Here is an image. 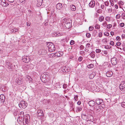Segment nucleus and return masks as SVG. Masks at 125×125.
<instances>
[{
  "instance_id": "nucleus-2",
  "label": "nucleus",
  "mask_w": 125,
  "mask_h": 125,
  "mask_svg": "<svg viewBox=\"0 0 125 125\" xmlns=\"http://www.w3.org/2000/svg\"><path fill=\"white\" fill-rule=\"evenodd\" d=\"M19 105L21 108L25 109L27 107L28 104L26 102L22 101H20Z\"/></svg>"
},
{
  "instance_id": "nucleus-27",
  "label": "nucleus",
  "mask_w": 125,
  "mask_h": 125,
  "mask_svg": "<svg viewBox=\"0 0 125 125\" xmlns=\"http://www.w3.org/2000/svg\"><path fill=\"white\" fill-rule=\"evenodd\" d=\"M87 116L83 114L82 115V117L84 120H86L87 119Z\"/></svg>"
},
{
  "instance_id": "nucleus-22",
  "label": "nucleus",
  "mask_w": 125,
  "mask_h": 125,
  "mask_svg": "<svg viewBox=\"0 0 125 125\" xmlns=\"http://www.w3.org/2000/svg\"><path fill=\"white\" fill-rule=\"evenodd\" d=\"M56 56L59 57L62 55L63 53L62 52H58L56 53Z\"/></svg>"
},
{
  "instance_id": "nucleus-8",
  "label": "nucleus",
  "mask_w": 125,
  "mask_h": 125,
  "mask_svg": "<svg viewBox=\"0 0 125 125\" xmlns=\"http://www.w3.org/2000/svg\"><path fill=\"white\" fill-rule=\"evenodd\" d=\"M24 113L23 112H21L20 116L18 118L17 121H21L22 120V116L23 121H24Z\"/></svg>"
},
{
  "instance_id": "nucleus-60",
  "label": "nucleus",
  "mask_w": 125,
  "mask_h": 125,
  "mask_svg": "<svg viewBox=\"0 0 125 125\" xmlns=\"http://www.w3.org/2000/svg\"><path fill=\"white\" fill-rule=\"evenodd\" d=\"M104 53V54H107V52L106 51H103Z\"/></svg>"
},
{
  "instance_id": "nucleus-19",
  "label": "nucleus",
  "mask_w": 125,
  "mask_h": 125,
  "mask_svg": "<svg viewBox=\"0 0 125 125\" xmlns=\"http://www.w3.org/2000/svg\"><path fill=\"white\" fill-rule=\"evenodd\" d=\"M95 2L94 0H92L89 4V6L92 8L94 7L95 6Z\"/></svg>"
},
{
  "instance_id": "nucleus-6",
  "label": "nucleus",
  "mask_w": 125,
  "mask_h": 125,
  "mask_svg": "<svg viewBox=\"0 0 125 125\" xmlns=\"http://www.w3.org/2000/svg\"><path fill=\"white\" fill-rule=\"evenodd\" d=\"M30 59L28 56H25L22 57V60L23 62H29Z\"/></svg>"
},
{
  "instance_id": "nucleus-4",
  "label": "nucleus",
  "mask_w": 125,
  "mask_h": 125,
  "mask_svg": "<svg viewBox=\"0 0 125 125\" xmlns=\"http://www.w3.org/2000/svg\"><path fill=\"white\" fill-rule=\"evenodd\" d=\"M102 106L100 107L97 106H95L94 108V111L96 113L102 112Z\"/></svg>"
},
{
  "instance_id": "nucleus-3",
  "label": "nucleus",
  "mask_w": 125,
  "mask_h": 125,
  "mask_svg": "<svg viewBox=\"0 0 125 125\" xmlns=\"http://www.w3.org/2000/svg\"><path fill=\"white\" fill-rule=\"evenodd\" d=\"M102 100L100 99H97L96 100V104H101L102 106V107L103 108L104 107L105 105L104 104V102Z\"/></svg>"
},
{
  "instance_id": "nucleus-46",
  "label": "nucleus",
  "mask_w": 125,
  "mask_h": 125,
  "mask_svg": "<svg viewBox=\"0 0 125 125\" xmlns=\"http://www.w3.org/2000/svg\"><path fill=\"white\" fill-rule=\"evenodd\" d=\"M67 87V85L66 84H64L63 85V87L64 89H66Z\"/></svg>"
},
{
  "instance_id": "nucleus-44",
  "label": "nucleus",
  "mask_w": 125,
  "mask_h": 125,
  "mask_svg": "<svg viewBox=\"0 0 125 125\" xmlns=\"http://www.w3.org/2000/svg\"><path fill=\"white\" fill-rule=\"evenodd\" d=\"M110 46L109 45H107V46H105L104 48L106 49H109L111 47H110Z\"/></svg>"
},
{
  "instance_id": "nucleus-23",
  "label": "nucleus",
  "mask_w": 125,
  "mask_h": 125,
  "mask_svg": "<svg viewBox=\"0 0 125 125\" xmlns=\"http://www.w3.org/2000/svg\"><path fill=\"white\" fill-rule=\"evenodd\" d=\"M96 73L95 72H93L92 73L90 74L89 75V78L91 79H93Z\"/></svg>"
},
{
  "instance_id": "nucleus-62",
  "label": "nucleus",
  "mask_w": 125,
  "mask_h": 125,
  "mask_svg": "<svg viewBox=\"0 0 125 125\" xmlns=\"http://www.w3.org/2000/svg\"><path fill=\"white\" fill-rule=\"evenodd\" d=\"M110 33H111V35L112 36H113L114 34V32H112V31H111V32Z\"/></svg>"
},
{
  "instance_id": "nucleus-9",
  "label": "nucleus",
  "mask_w": 125,
  "mask_h": 125,
  "mask_svg": "<svg viewBox=\"0 0 125 125\" xmlns=\"http://www.w3.org/2000/svg\"><path fill=\"white\" fill-rule=\"evenodd\" d=\"M16 83L18 84H21L23 83V80L21 78H18L15 80Z\"/></svg>"
},
{
  "instance_id": "nucleus-59",
  "label": "nucleus",
  "mask_w": 125,
  "mask_h": 125,
  "mask_svg": "<svg viewBox=\"0 0 125 125\" xmlns=\"http://www.w3.org/2000/svg\"><path fill=\"white\" fill-rule=\"evenodd\" d=\"M8 0L10 2L12 3L14 1V0Z\"/></svg>"
},
{
  "instance_id": "nucleus-36",
  "label": "nucleus",
  "mask_w": 125,
  "mask_h": 125,
  "mask_svg": "<svg viewBox=\"0 0 125 125\" xmlns=\"http://www.w3.org/2000/svg\"><path fill=\"white\" fill-rule=\"evenodd\" d=\"M71 25V24L70 22H68L67 23L65 24V25L66 26H68L69 25V26H68V27L69 28L70 27V26H71L70 25Z\"/></svg>"
},
{
  "instance_id": "nucleus-45",
  "label": "nucleus",
  "mask_w": 125,
  "mask_h": 125,
  "mask_svg": "<svg viewBox=\"0 0 125 125\" xmlns=\"http://www.w3.org/2000/svg\"><path fill=\"white\" fill-rule=\"evenodd\" d=\"M110 44L112 46H113L114 45V43L113 41H111L110 43Z\"/></svg>"
},
{
  "instance_id": "nucleus-31",
  "label": "nucleus",
  "mask_w": 125,
  "mask_h": 125,
  "mask_svg": "<svg viewBox=\"0 0 125 125\" xmlns=\"http://www.w3.org/2000/svg\"><path fill=\"white\" fill-rule=\"evenodd\" d=\"M75 43V42L73 41L72 40L70 42V44L71 45H73Z\"/></svg>"
},
{
  "instance_id": "nucleus-15",
  "label": "nucleus",
  "mask_w": 125,
  "mask_h": 125,
  "mask_svg": "<svg viewBox=\"0 0 125 125\" xmlns=\"http://www.w3.org/2000/svg\"><path fill=\"white\" fill-rule=\"evenodd\" d=\"M113 74V73L112 71H109L107 72L106 75L107 77H110Z\"/></svg>"
},
{
  "instance_id": "nucleus-20",
  "label": "nucleus",
  "mask_w": 125,
  "mask_h": 125,
  "mask_svg": "<svg viewBox=\"0 0 125 125\" xmlns=\"http://www.w3.org/2000/svg\"><path fill=\"white\" fill-rule=\"evenodd\" d=\"M88 104L90 106H93L95 104V102L93 100H91L89 101Z\"/></svg>"
},
{
  "instance_id": "nucleus-43",
  "label": "nucleus",
  "mask_w": 125,
  "mask_h": 125,
  "mask_svg": "<svg viewBox=\"0 0 125 125\" xmlns=\"http://www.w3.org/2000/svg\"><path fill=\"white\" fill-rule=\"evenodd\" d=\"M124 23L123 22L120 23V26L122 27H123L124 26Z\"/></svg>"
},
{
  "instance_id": "nucleus-25",
  "label": "nucleus",
  "mask_w": 125,
  "mask_h": 125,
  "mask_svg": "<svg viewBox=\"0 0 125 125\" xmlns=\"http://www.w3.org/2000/svg\"><path fill=\"white\" fill-rule=\"evenodd\" d=\"M76 108V112L77 113H78L79 111H81L82 110V107H77Z\"/></svg>"
},
{
  "instance_id": "nucleus-16",
  "label": "nucleus",
  "mask_w": 125,
  "mask_h": 125,
  "mask_svg": "<svg viewBox=\"0 0 125 125\" xmlns=\"http://www.w3.org/2000/svg\"><path fill=\"white\" fill-rule=\"evenodd\" d=\"M62 4L60 3H59L57 4L56 6V8L57 9L60 10L62 8Z\"/></svg>"
},
{
  "instance_id": "nucleus-42",
  "label": "nucleus",
  "mask_w": 125,
  "mask_h": 125,
  "mask_svg": "<svg viewBox=\"0 0 125 125\" xmlns=\"http://www.w3.org/2000/svg\"><path fill=\"white\" fill-rule=\"evenodd\" d=\"M121 44V43L120 42H118L116 43V45L118 46H119Z\"/></svg>"
},
{
  "instance_id": "nucleus-17",
  "label": "nucleus",
  "mask_w": 125,
  "mask_h": 125,
  "mask_svg": "<svg viewBox=\"0 0 125 125\" xmlns=\"http://www.w3.org/2000/svg\"><path fill=\"white\" fill-rule=\"evenodd\" d=\"M37 115L39 116H43V111L41 110H38L37 111Z\"/></svg>"
},
{
  "instance_id": "nucleus-48",
  "label": "nucleus",
  "mask_w": 125,
  "mask_h": 125,
  "mask_svg": "<svg viewBox=\"0 0 125 125\" xmlns=\"http://www.w3.org/2000/svg\"><path fill=\"white\" fill-rule=\"evenodd\" d=\"M78 95H76L74 97V98L75 100L77 101L78 100Z\"/></svg>"
},
{
  "instance_id": "nucleus-35",
  "label": "nucleus",
  "mask_w": 125,
  "mask_h": 125,
  "mask_svg": "<svg viewBox=\"0 0 125 125\" xmlns=\"http://www.w3.org/2000/svg\"><path fill=\"white\" fill-rule=\"evenodd\" d=\"M105 5L106 6H108L109 4V2L108 1H105L104 2Z\"/></svg>"
},
{
  "instance_id": "nucleus-37",
  "label": "nucleus",
  "mask_w": 125,
  "mask_h": 125,
  "mask_svg": "<svg viewBox=\"0 0 125 125\" xmlns=\"http://www.w3.org/2000/svg\"><path fill=\"white\" fill-rule=\"evenodd\" d=\"M121 16L119 14H118L116 16V18L117 19H119L120 18Z\"/></svg>"
},
{
  "instance_id": "nucleus-57",
  "label": "nucleus",
  "mask_w": 125,
  "mask_h": 125,
  "mask_svg": "<svg viewBox=\"0 0 125 125\" xmlns=\"http://www.w3.org/2000/svg\"><path fill=\"white\" fill-rule=\"evenodd\" d=\"M102 36V32H100L99 34V37H101Z\"/></svg>"
},
{
  "instance_id": "nucleus-12",
  "label": "nucleus",
  "mask_w": 125,
  "mask_h": 125,
  "mask_svg": "<svg viewBox=\"0 0 125 125\" xmlns=\"http://www.w3.org/2000/svg\"><path fill=\"white\" fill-rule=\"evenodd\" d=\"M0 5L4 7L7 6V5L8 4L7 3H6L5 0H0Z\"/></svg>"
},
{
  "instance_id": "nucleus-32",
  "label": "nucleus",
  "mask_w": 125,
  "mask_h": 125,
  "mask_svg": "<svg viewBox=\"0 0 125 125\" xmlns=\"http://www.w3.org/2000/svg\"><path fill=\"white\" fill-rule=\"evenodd\" d=\"M91 35L89 33H87L86 34V36L88 38H90L91 37Z\"/></svg>"
},
{
  "instance_id": "nucleus-53",
  "label": "nucleus",
  "mask_w": 125,
  "mask_h": 125,
  "mask_svg": "<svg viewBox=\"0 0 125 125\" xmlns=\"http://www.w3.org/2000/svg\"><path fill=\"white\" fill-rule=\"evenodd\" d=\"M116 39L118 41H120L121 39V38L119 36H117L116 37Z\"/></svg>"
},
{
  "instance_id": "nucleus-34",
  "label": "nucleus",
  "mask_w": 125,
  "mask_h": 125,
  "mask_svg": "<svg viewBox=\"0 0 125 125\" xmlns=\"http://www.w3.org/2000/svg\"><path fill=\"white\" fill-rule=\"evenodd\" d=\"M104 19V17L103 16L100 17L99 18V20L100 21H101L103 20Z\"/></svg>"
},
{
  "instance_id": "nucleus-10",
  "label": "nucleus",
  "mask_w": 125,
  "mask_h": 125,
  "mask_svg": "<svg viewBox=\"0 0 125 125\" xmlns=\"http://www.w3.org/2000/svg\"><path fill=\"white\" fill-rule=\"evenodd\" d=\"M117 59L115 58H112L111 59V62L112 64L114 65L116 64L117 62Z\"/></svg>"
},
{
  "instance_id": "nucleus-41",
  "label": "nucleus",
  "mask_w": 125,
  "mask_h": 125,
  "mask_svg": "<svg viewBox=\"0 0 125 125\" xmlns=\"http://www.w3.org/2000/svg\"><path fill=\"white\" fill-rule=\"evenodd\" d=\"M112 27V25L110 24H108L107 26V28L108 29Z\"/></svg>"
},
{
  "instance_id": "nucleus-54",
  "label": "nucleus",
  "mask_w": 125,
  "mask_h": 125,
  "mask_svg": "<svg viewBox=\"0 0 125 125\" xmlns=\"http://www.w3.org/2000/svg\"><path fill=\"white\" fill-rule=\"evenodd\" d=\"M104 35L106 36H108L109 35V33L108 32H104Z\"/></svg>"
},
{
  "instance_id": "nucleus-51",
  "label": "nucleus",
  "mask_w": 125,
  "mask_h": 125,
  "mask_svg": "<svg viewBox=\"0 0 125 125\" xmlns=\"http://www.w3.org/2000/svg\"><path fill=\"white\" fill-rule=\"evenodd\" d=\"M94 29V27L92 26L90 27L89 28V30L90 31H91L92 30Z\"/></svg>"
},
{
  "instance_id": "nucleus-28",
  "label": "nucleus",
  "mask_w": 125,
  "mask_h": 125,
  "mask_svg": "<svg viewBox=\"0 0 125 125\" xmlns=\"http://www.w3.org/2000/svg\"><path fill=\"white\" fill-rule=\"evenodd\" d=\"M94 67V65L92 64H91L88 65L87 67L89 68H92Z\"/></svg>"
},
{
  "instance_id": "nucleus-30",
  "label": "nucleus",
  "mask_w": 125,
  "mask_h": 125,
  "mask_svg": "<svg viewBox=\"0 0 125 125\" xmlns=\"http://www.w3.org/2000/svg\"><path fill=\"white\" fill-rule=\"evenodd\" d=\"M69 40V38L68 37H66L64 39H63V40L64 42H67Z\"/></svg>"
},
{
  "instance_id": "nucleus-24",
  "label": "nucleus",
  "mask_w": 125,
  "mask_h": 125,
  "mask_svg": "<svg viewBox=\"0 0 125 125\" xmlns=\"http://www.w3.org/2000/svg\"><path fill=\"white\" fill-rule=\"evenodd\" d=\"M70 8L71 10L75 11L76 10L75 6L74 5H71L70 6Z\"/></svg>"
},
{
  "instance_id": "nucleus-49",
  "label": "nucleus",
  "mask_w": 125,
  "mask_h": 125,
  "mask_svg": "<svg viewBox=\"0 0 125 125\" xmlns=\"http://www.w3.org/2000/svg\"><path fill=\"white\" fill-rule=\"evenodd\" d=\"M101 51V50L100 49H97L96 50V52L97 53H99Z\"/></svg>"
},
{
  "instance_id": "nucleus-39",
  "label": "nucleus",
  "mask_w": 125,
  "mask_h": 125,
  "mask_svg": "<svg viewBox=\"0 0 125 125\" xmlns=\"http://www.w3.org/2000/svg\"><path fill=\"white\" fill-rule=\"evenodd\" d=\"M110 19V18L109 17H107L105 18V20L107 21H109Z\"/></svg>"
},
{
  "instance_id": "nucleus-47",
  "label": "nucleus",
  "mask_w": 125,
  "mask_h": 125,
  "mask_svg": "<svg viewBox=\"0 0 125 125\" xmlns=\"http://www.w3.org/2000/svg\"><path fill=\"white\" fill-rule=\"evenodd\" d=\"M84 47L83 45H81L80 46V50H83L84 49Z\"/></svg>"
},
{
  "instance_id": "nucleus-56",
  "label": "nucleus",
  "mask_w": 125,
  "mask_h": 125,
  "mask_svg": "<svg viewBox=\"0 0 125 125\" xmlns=\"http://www.w3.org/2000/svg\"><path fill=\"white\" fill-rule=\"evenodd\" d=\"M119 4L120 5H123L124 4V3L122 1H120Z\"/></svg>"
},
{
  "instance_id": "nucleus-40",
  "label": "nucleus",
  "mask_w": 125,
  "mask_h": 125,
  "mask_svg": "<svg viewBox=\"0 0 125 125\" xmlns=\"http://www.w3.org/2000/svg\"><path fill=\"white\" fill-rule=\"evenodd\" d=\"M20 2L23 3H25L26 2V0H19Z\"/></svg>"
},
{
  "instance_id": "nucleus-7",
  "label": "nucleus",
  "mask_w": 125,
  "mask_h": 125,
  "mask_svg": "<svg viewBox=\"0 0 125 125\" xmlns=\"http://www.w3.org/2000/svg\"><path fill=\"white\" fill-rule=\"evenodd\" d=\"M63 35V33L62 32H53L52 34V35L53 37H57L62 36Z\"/></svg>"
},
{
  "instance_id": "nucleus-29",
  "label": "nucleus",
  "mask_w": 125,
  "mask_h": 125,
  "mask_svg": "<svg viewBox=\"0 0 125 125\" xmlns=\"http://www.w3.org/2000/svg\"><path fill=\"white\" fill-rule=\"evenodd\" d=\"M7 65L8 66V68L9 69H10L11 68V67H10V66L11 65V64L9 62H7Z\"/></svg>"
},
{
  "instance_id": "nucleus-64",
  "label": "nucleus",
  "mask_w": 125,
  "mask_h": 125,
  "mask_svg": "<svg viewBox=\"0 0 125 125\" xmlns=\"http://www.w3.org/2000/svg\"><path fill=\"white\" fill-rule=\"evenodd\" d=\"M115 8L117 9L118 8V5H117V4H115Z\"/></svg>"
},
{
  "instance_id": "nucleus-26",
  "label": "nucleus",
  "mask_w": 125,
  "mask_h": 125,
  "mask_svg": "<svg viewBox=\"0 0 125 125\" xmlns=\"http://www.w3.org/2000/svg\"><path fill=\"white\" fill-rule=\"evenodd\" d=\"M49 56L51 58L54 57L55 56H56V53H52L50 54H49Z\"/></svg>"
},
{
  "instance_id": "nucleus-13",
  "label": "nucleus",
  "mask_w": 125,
  "mask_h": 125,
  "mask_svg": "<svg viewBox=\"0 0 125 125\" xmlns=\"http://www.w3.org/2000/svg\"><path fill=\"white\" fill-rule=\"evenodd\" d=\"M91 46V44L89 43H87L86 45V47L85 48L84 51L86 52H88L89 49H90V47Z\"/></svg>"
},
{
  "instance_id": "nucleus-33",
  "label": "nucleus",
  "mask_w": 125,
  "mask_h": 125,
  "mask_svg": "<svg viewBox=\"0 0 125 125\" xmlns=\"http://www.w3.org/2000/svg\"><path fill=\"white\" fill-rule=\"evenodd\" d=\"M90 56L91 57L94 58L95 57V55L94 54L91 53L90 54Z\"/></svg>"
},
{
  "instance_id": "nucleus-14",
  "label": "nucleus",
  "mask_w": 125,
  "mask_h": 125,
  "mask_svg": "<svg viewBox=\"0 0 125 125\" xmlns=\"http://www.w3.org/2000/svg\"><path fill=\"white\" fill-rule=\"evenodd\" d=\"M62 71L64 72H68L70 71V69L66 67H63L62 68Z\"/></svg>"
},
{
  "instance_id": "nucleus-52",
  "label": "nucleus",
  "mask_w": 125,
  "mask_h": 125,
  "mask_svg": "<svg viewBox=\"0 0 125 125\" xmlns=\"http://www.w3.org/2000/svg\"><path fill=\"white\" fill-rule=\"evenodd\" d=\"M121 106L123 107H124L125 106V102H123L121 104Z\"/></svg>"
},
{
  "instance_id": "nucleus-18",
  "label": "nucleus",
  "mask_w": 125,
  "mask_h": 125,
  "mask_svg": "<svg viewBox=\"0 0 125 125\" xmlns=\"http://www.w3.org/2000/svg\"><path fill=\"white\" fill-rule=\"evenodd\" d=\"M5 100V96L4 95L1 94L0 95V101L1 102L4 103Z\"/></svg>"
},
{
  "instance_id": "nucleus-55",
  "label": "nucleus",
  "mask_w": 125,
  "mask_h": 125,
  "mask_svg": "<svg viewBox=\"0 0 125 125\" xmlns=\"http://www.w3.org/2000/svg\"><path fill=\"white\" fill-rule=\"evenodd\" d=\"M121 37L122 39H124L125 38V35L124 34H123L121 36Z\"/></svg>"
},
{
  "instance_id": "nucleus-50",
  "label": "nucleus",
  "mask_w": 125,
  "mask_h": 125,
  "mask_svg": "<svg viewBox=\"0 0 125 125\" xmlns=\"http://www.w3.org/2000/svg\"><path fill=\"white\" fill-rule=\"evenodd\" d=\"M83 59V58L82 57H80L79 58L78 60L79 62H81L82 61Z\"/></svg>"
},
{
  "instance_id": "nucleus-38",
  "label": "nucleus",
  "mask_w": 125,
  "mask_h": 125,
  "mask_svg": "<svg viewBox=\"0 0 125 125\" xmlns=\"http://www.w3.org/2000/svg\"><path fill=\"white\" fill-rule=\"evenodd\" d=\"M100 27V26L98 24H96L95 26V28L97 29H99Z\"/></svg>"
},
{
  "instance_id": "nucleus-63",
  "label": "nucleus",
  "mask_w": 125,
  "mask_h": 125,
  "mask_svg": "<svg viewBox=\"0 0 125 125\" xmlns=\"http://www.w3.org/2000/svg\"><path fill=\"white\" fill-rule=\"evenodd\" d=\"M27 25L28 26H30V23L29 22H27Z\"/></svg>"
},
{
  "instance_id": "nucleus-5",
  "label": "nucleus",
  "mask_w": 125,
  "mask_h": 125,
  "mask_svg": "<svg viewBox=\"0 0 125 125\" xmlns=\"http://www.w3.org/2000/svg\"><path fill=\"white\" fill-rule=\"evenodd\" d=\"M120 90L123 92L125 91V83L122 82L119 86Z\"/></svg>"
},
{
  "instance_id": "nucleus-58",
  "label": "nucleus",
  "mask_w": 125,
  "mask_h": 125,
  "mask_svg": "<svg viewBox=\"0 0 125 125\" xmlns=\"http://www.w3.org/2000/svg\"><path fill=\"white\" fill-rule=\"evenodd\" d=\"M104 5H101V8L103 9L104 8Z\"/></svg>"
},
{
  "instance_id": "nucleus-1",
  "label": "nucleus",
  "mask_w": 125,
  "mask_h": 125,
  "mask_svg": "<svg viewBox=\"0 0 125 125\" xmlns=\"http://www.w3.org/2000/svg\"><path fill=\"white\" fill-rule=\"evenodd\" d=\"M46 43V45L48 48V50L49 52H52L55 50V46L52 42H47Z\"/></svg>"
},
{
  "instance_id": "nucleus-21",
  "label": "nucleus",
  "mask_w": 125,
  "mask_h": 125,
  "mask_svg": "<svg viewBox=\"0 0 125 125\" xmlns=\"http://www.w3.org/2000/svg\"><path fill=\"white\" fill-rule=\"evenodd\" d=\"M37 6L40 7L42 4L43 0H37Z\"/></svg>"
},
{
  "instance_id": "nucleus-11",
  "label": "nucleus",
  "mask_w": 125,
  "mask_h": 125,
  "mask_svg": "<svg viewBox=\"0 0 125 125\" xmlns=\"http://www.w3.org/2000/svg\"><path fill=\"white\" fill-rule=\"evenodd\" d=\"M30 116L29 115L27 114L26 115L25 117V122L27 124L29 123L30 121Z\"/></svg>"
},
{
  "instance_id": "nucleus-61",
  "label": "nucleus",
  "mask_w": 125,
  "mask_h": 125,
  "mask_svg": "<svg viewBox=\"0 0 125 125\" xmlns=\"http://www.w3.org/2000/svg\"><path fill=\"white\" fill-rule=\"evenodd\" d=\"M81 102L80 101H79L77 103V104L78 105H80L81 104Z\"/></svg>"
}]
</instances>
